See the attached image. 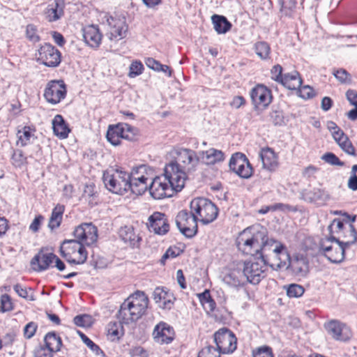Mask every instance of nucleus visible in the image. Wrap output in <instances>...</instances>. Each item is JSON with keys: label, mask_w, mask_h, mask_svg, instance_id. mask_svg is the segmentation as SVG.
Wrapping results in <instances>:
<instances>
[{"label": "nucleus", "mask_w": 357, "mask_h": 357, "mask_svg": "<svg viewBox=\"0 0 357 357\" xmlns=\"http://www.w3.org/2000/svg\"><path fill=\"white\" fill-rule=\"evenodd\" d=\"M197 217L190 211H181L176 217V225L180 231L186 237L192 238L197 232Z\"/></svg>", "instance_id": "nucleus-12"}, {"label": "nucleus", "mask_w": 357, "mask_h": 357, "mask_svg": "<svg viewBox=\"0 0 357 357\" xmlns=\"http://www.w3.org/2000/svg\"><path fill=\"white\" fill-rule=\"evenodd\" d=\"M54 258H56V255L54 253H45L40 251L32 258L31 266L33 271L41 272L50 268L54 262Z\"/></svg>", "instance_id": "nucleus-26"}, {"label": "nucleus", "mask_w": 357, "mask_h": 357, "mask_svg": "<svg viewBox=\"0 0 357 357\" xmlns=\"http://www.w3.org/2000/svg\"><path fill=\"white\" fill-rule=\"evenodd\" d=\"M83 37L86 44L92 47H97L100 44L102 35L97 26H88L83 29Z\"/></svg>", "instance_id": "nucleus-29"}, {"label": "nucleus", "mask_w": 357, "mask_h": 357, "mask_svg": "<svg viewBox=\"0 0 357 357\" xmlns=\"http://www.w3.org/2000/svg\"><path fill=\"white\" fill-rule=\"evenodd\" d=\"M282 16L293 17L296 8V0H278Z\"/></svg>", "instance_id": "nucleus-41"}, {"label": "nucleus", "mask_w": 357, "mask_h": 357, "mask_svg": "<svg viewBox=\"0 0 357 357\" xmlns=\"http://www.w3.org/2000/svg\"><path fill=\"white\" fill-rule=\"evenodd\" d=\"M17 135L18 138L17 144L21 146H24L29 144L31 139L34 136L31 128L29 126H24L22 130H19Z\"/></svg>", "instance_id": "nucleus-43"}, {"label": "nucleus", "mask_w": 357, "mask_h": 357, "mask_svg": "<svg viewBox=\"0 0 357 357\" xmlns=\"http://www.w3.org/2000/svg\"><path fill=\"white\" fill-rule=\"evenodd\" d=\"M121 332L119 331L116 323L109 324L108 327V335L112 340L119 339L121 335Z\"/></svg>", "instance_id": "nucleus-62"}, {"label": "nucleus", "mask_w": 357, "mask_h": 357, "mask_svg": "<svg viewBox=\"0 0 357 357\" xmlns=\"http://www.w3.org/2000/svg\"><path fill=\"white\" fill-rule=\"evenodd\" d=\"M259 157L264 169L272 172L278 167V157L272 149L269 147L261 149Z\"/></svg>", "instance_id": "nucleus-27"}, {"label": "nucleus", "mask_w": 357, "mask_h": 357, "mask_svg": "<svg viewBox=\"0 0 357 357\" xmlns=\"http://www.w3.org/2000/svg\"><path fill=\"white\" fill-rule=\"evenodd\" d=\"M11 162L15 167H22L26 164V157L20 149L13 150L11 156Z\"/></svg>", "instance_id": "nucleus-45"}, {"label": "nucleus", "mask_w": 357, "mask_h": 357, "mask_svg": "<svg viewBox=\"0 0 357 357\" xmlns=\"http://www.w3.org/2000/svg\"><path fill=\"white\" fill-rule=\"evenodd\" d=\"M153 298L156 303H162L160 306L162 308L170 309L174 303L175 298L173 294L162 287H156L153 292Z\"/></svg>", "instance_id": "nucleus-28"}, {"label": "nucleus", "mask_w": 357, "mask_h": 357, "mask_svg": "<svg viewBox=\"0 0 357 357\" xmlns=\"http://www.w3.org/2000/svg\"><path fill=\"white\" fill-rule=\"evenodd\" d=\"M321 160L331 165L343 166L342 162L333 153L328 152L321 156Z\"/></svg>", "instance_id": "nucleus-53"}, {"label": "nucleus", "mask_w": 357, "mask_h": 357, "mask_svg": "<svg viewBox=\"0 0 357 357\" xmlns=\"http://www.w3.org/2000/svg\"><path fill=\"white\" fill-rule=\"evenodd\" d=\"M52 128L54 135L60 139L67 138L70 131L63 117L60 114H56L53 119Z\"/></svg>", "instance_id": "nucleus-32"}, {"label": "nucleus", "mask_w": 357, "mask_h": 357, "mask_svg": "<svg viewBox=\"0 0 357 357\" xmlns=\"http://www.w3.org/2000/svg\"><path fill=\"white\" fill-rule=\"evenodd\" d=\"M288 259L289 252L286 246L273 238H268L266 232L263 243H260L258 255L255 259H260L272 268L278 269L284 267Z\"/></svg>", "instance_id": "nucleus-2"}, {"label": "nucleus", "mask_w": 357, "mask_h": 357, "mask_svg": "<svg viewBox=\"0 0 357 357\" xmlns=\"http://www.w3.org/2000/svg\"><path fill=\"white\" fill-rule=\"evenodd\" d=\"M301 195L304 200L309 202L326 201L329 198L328 195L324 190L319 188L303 190Z\"/></svg>", "instance_id": "nucleus-34"}, {"label": "nucleus", "mask_w": 357, "mask_h": 357, "mask_svg": "<svg viewBox=\"0 0 357 357\" xmlns=\"http://www.w3.org/2000/svg\"><path fill=\"white\" fill-rule=\"evenodd\" d=\"M64 209L63 205L57 204L52 210L48 223V227L51 230H54L60 226Z\"/></svg>", "instance_id": "nucleus-39"}, {"label": "nucleus", "mask_w": 357, "mask_h": 357, "mask_svg": "<svg viewBox=\"0 0 357 357\" xmlns=\"http://www.w3.org/2000/svg\"><path fill=\"white\" fill-rule=\"evenodd\" d=\"M66 93V86L63 81L52 80L46 86L44 97L48 102L56 105L65 98Z\"/></svg>", "instance_id": "nucleus-15"}, {"label": "nucleus", "mask_w": 357, "mask_h": 357, "mask_svg": "<svg viewBox=\"0 0 357 357\" xmlns=\"http://www.w3.org/2000/svg\"><path fill=\"white\" fill-rule=\"evenodd\" d=\"M60 252L70 264H83L88 257L84 246L76 239L65 240L60 247Z\"/></svg>", "instance_id": "nucleus-7"}, {"label": "nucleus", "mask_w": 357, "mask_h": 357, "mask_svg": "<svg viewBox=\"0 0 357 357\" xmlns=\"http://www.w3.org/2000/svg\"><path fill=\"white\" fill-rule=\"evenodd\" d=\"M74 324L79 327H89L91 325V317L88 314H81L75 317Z\"/></svg>", "instance_id": "nucleus-52"}, {"label": "nucleus", "mask_w": 357, "mask_h": 357, "mask_svg": "<svg viewBox=\"0 0 357 357\" xmlns=\"http://www.w3.org/2000/svg\"><path fill=\"white\" fill-rule=\"evenodd\" d=\"M299 96L303 99L311 98L314 96V89L308 85L300 87Z\"/></svg>", "instance_id": "nucleus-59"}, {"label": "nucleus", "mask_w": 357, "mask_h": 357, "mask_svg": "<svg viewBox=\"0 0 357 357\" xmlns=\"http://www.w3.org/2000/svg\"><path fill=\"white\" fill-rule=\"evenodd\" d=\"M64 1L55 0L46 8V18L49 22L58 20L63 15Z\"/></svg>", "instance_id": "nucleus-31"}, {"label": "nucleus", "mask_w": 357, "mask_h": 357, "mask_svg": "<svg viewBox=\"0 0 357 357\" xmlns=\"http://www.w3.org/2000/svg\"><path fill=\"white\" fill-rule=\"evenodd\" d=\"M229 167L231 172L242 178H249L253 174L252 167L245 154L236 153L229 160Z\"/></svg>", "instance_id": "nucleus-13"}, {"label": "nucleus", "mask_w": 357, "mask_h": 357, "mask_svg": "<svg viewBox=\"0 0 357 357\" xmlns=\"http://www.w3.org/2000/svg\"><path fill=\"white\" fill-rule=\"evenodd\" d=\"M198 297L199 301L207 312H211L214 311L216 304L215 301L212 298L209 290H204V292L198 294Z\"/></svg>", "instance_id": "nucleus-42"}, {"label": "nucleus", "mask_w": 357, "mask_h": 357, "mask_svg": "<svg viewBox=\"0 0 357 357\" xmlns=\"http://www.w3.org/2000/svg\"><path fill=\"white\" fill-rule=\"evenodd\" d=\"M346 242L321 238L319 243V252L331 262L341 263L345 257V248L349 246Z\"/></svg>", "instance_id": "nucleus-8"}, {"label": "nucleus", "mask_w": 357, "mask_h": 357, "mask_svg": "<svg viewBox=\"0 0 357 357\" xmlns=\"http://www.w3.org/2000/svg\"><path fill=\"white\" fill-rule=\"evenodd\" d=\"M186 171L173 160L166 165L162 175L165 180L174 187L176 192H180L184 188L186 180Z\"/></svg>", "instance_id": "nucleus-9"}, {"label": "nucleus", "mask_w": 357, "mask_h": 357, "mask_svg": "<svg viewBox=\"0 0 357 357\" xmlns=\"http://www.w3.org/2000/svg\"><path fill=\"white\" fill-rule=\"evenodd\" d=\"M271 75L272 79L280 83L284 75H282V67L279 64L274 66L271 69Z\"/></svg>", "instance_id": "nucleus-58"}, {"label": "nucleus", "mask_w": 357, "mask_h": 357, "mask_svg": "<svg viewBox=\"0 0 357 357\" xmlns=\"http://www.w3.org/2000/svg\"><path fill=\"white\" fill-rule=\"evenodd\" d=\"M149 230L153 231L156 234L165 235L169 229V225L168 223L167 218L162 213H153L149 218Z\"/></svg>", "instance_id": "nucleus-25"}, {"label": "nucleus", "mask_w": 357, "mask_h": 357, "mask_svg": "<svg viewBox=\"0 0 357 357\" xmlns=\"http://www.w3.org/2000/svg\"><path fill=\"white\" fill-rule=\"evenodd\" d=\"M219 351L212 346H208L203 348L198 354L197 357H220Z\"/></svg>", "instance_id": "nucleus-55"}, {"label": "nucleus", "mask_w": 357, "mask_h": 357, "mask_svg": "<svg viewBox=\"0 0 357 357\" xmlns=\"http://www.w3.org/2000/svg\"><path fill=\"white\" fill-rule=\"evenodd\" d=\"M143 69V64L140 61H133L130 66L128 76L135 77L142 73Z\"/></svg>", "instance_id": "nucleus-54"}, {"label": "nucleus", "mask_w": 357, "mask_h": 357, "mask_svg": "<svg viewBox=\"0 0 357 357\" xmlns=\"http://www.w3.org/2000/svg\"><path fill=\"white\" fill-rule=\"evenodd\" d=\"M109 27V38L110 40L121 39L126 36L128 26L124 17H109L107 19Z\"/></svg>", "instance_id": "nucleus-23"}, {"label": "nucleus", "mask_w": 357, "mask_h": 357, "mask_svg": "<svg viewBox=\"0 0 357 357\" xmlns=\"http://www.w3.org/2000/svg\"><path fill=\"white\" fill-rule=\"evenodd\" d=\"M252 103L256 107H267L272 101L271 91L264 84H257L250 91Z\"/></svg>", "instance_id": "nucleus-19"}, {"label": "nucleus", "mask_w": 357, "mask_h": 357, "mask_svg": "<svg viewBox=\"0 0 357 357\" xmlns=\"http://www.w3.org/2000/svg\"><path fill=\"white\" fill-rule=\"evenodd\" d=\"M252 357H274V355L271 347L261 346L252 350Z\"/></svg>", "instance_id": "nucleus-51"}, {"label": "nucleus", "mask_w": 357, "mask_h": 357, "mask_svg": "<svg viewBox=\"0 0 357 357\" xmlns=\"http://www.w3.org/2000/svg\"><path fill=\"white\" fill-rule=\"evenodd\" d=\"M119 234L122 241L130 246L135 247L138 245L140 238L135 234L132 227H123L120 229Z\"/></svg>", "instance_id": "nucleus-35"}, {"label": "nucleus", "mask_w": 357, "mask_h": 357, "mask_svg": "<svg viewBox=\"0 0 357 357\" xmlns=\"http://www.w3.org/2000/svg\"><path fill=\"white\" fill-rule=\"evenodd\" d=\"M26 37L29 41L34 43L40 41V38L38 33L37 26L33 24H28L26 28Z\"/></svg>", "instance_id": "nucleus-50"}, {"label": "nucleus", "mask_w": 357, "mask_h": 357, "mask_svg": "<svg viewBox=\"0 0 357 357\" xmlns=\"http://www.w3.org/2000/svg\"><path fill=\"white\" fill-rule=\"evenodd\" d=\"M333 75L342 84L351 83V76L345 69L340 68L334 70Z\"/></svg>", "instance_id": "nucleus-49"}, {"label": "nucleus", "mask_w": 357, "mask_h": 357, "mask_svg": "<svg viewBox=\"0 0 357 357\" xmlns=\"http://www.w3.org/2000/svg\"><path fill=\"white\" fill-rule=\"evenodd\" d=\"M272 122L275 126H282L284 123V116L282 112L275 111L271 114Z\"/></svg>", "instance_id": "nucleus-61"}, {"label": "nucleus", "mask_w": 357, "mask_h": 357, "mask_svg": "<svg viewBox=\"0 0 357 357\" xmlns=\"http://www.w3.org/2000/svg\"><path fill=\"white\" fill-rule=\"evenodd\" d=\"M44 347L54 353L59 351L62 346L61 338L55 332L47 333L44 337Z\"/></svg>", "instance_id": "nucleus-36"}, {"label": "nucleus", "mask_w": 357, "mask_h": 357, "mask_svg": "<svg viewBox=\"0 0 357 357\" xmlns=\"http://www.w3.org/2000/svg\"><path fill=\"white\" fill-rule=\"evenodd\" d=\"M153 169L147 166V170L144 173V176L150 178L146 180V184L152 197L155 199H161L173 196L174 192H176L174 187L165 180L163 176L153 178Z\"/></svg>", "instance_id": "nucleus-5"}, {"label": "nucleus", "mask_w": 357, "mask_h": 357, "mask_svg": "<svg viewBox=\"0 0 357 357\" xmlns=\"http://www.w3.org/2000/svg\"><path fill=\"white\" fill-rule=\"evenodd\" d=\"M217 350L225 354L233 353L237 347V339L229 329L222 328L214 334Z\"/></svg>", "instance_id": "nucleus-10"}, {"label": "nucleus", "mask_w": 357, "mask_h": 357, "mask_svg": "<svg viewBox=\"0 0 357 357\" xmlns=\"http://www.w3.org/2000/svg\"><path fill=\"white\" fill-rule=\"evenodd\" d=\"M200 160L206 165H214L225 160L224 153L215 149H209L206 151H199Z\"/></svg>", "instance_id": "nucleus-30"}, {"label": "nucleus", "mask_w": 357, "mask_h": 357, "mask_svg": "<svg viewBox=\"0 0 357 357\" xmlns=\"http://www.w3.org/2000/svg\"><path fill=\"white\" fill-rule=\"evenodd\" d=\"M174 336L173 327L163 321L158 324L153 331L155 342L161 344L171 343L174 339Z\"/></svg>", "instance_id": "nucleus-21"}, {"label": "nucleus", "mask_w": 357, "mask_h": 357, "mask_svg": "<svg viewBox=\"0 0 357 357\" xmlns=\"http://www.w3.org/2000/svg\"><path fill=\"white\" fill-rule=\"evenodd\" d=\"M289 270L293 275L297 277H305L309 272V264L307 259L303 255H296L291 259L289 255V259L284 267Z\"/></svg>", "instance_id": "nucleus-18"}, {"label": "nucleus", "mask_w": 357, "mask_h": 357, "mask_svg": "<svg viewBox=\"0 0 357 357\" xmlns=\"http://www.w3.org/2000/svg\"><path fill=\"white\" fill-rule=\"evenodd\" d=\"M242 271L246 278V282L257 284L266 276V271L268 264L264 262L255 261H248L240 263Z\"/></svg>", "instance_id": "nucleus-11"}, {"label": "nucleus", "mask_w": 357, "mask_h": 357, "mask_svg": "<svg viewBox=\"0 0 357 357\" xmlns=\"http://www.w3.org/2000/svg\"><path fill=\"white\" fill-rule=\"evenodd\" d=\"M266 233V228L260 225L248 227L240 233L236 239V245L243 253L256 257Z\"/></svg>", "instance_id": "nucleus-4"}, {"label": "nucleus", "mask_w": 357, "mask_h": 357, "mask_svg": "<svg viewBox=\"0 0 357 357\" xmlns=\"http://www.w3.org/2000/svg\"><path fill=\"white\" fill-rule=\"evenodd\" d=\"M191 212L198 220L204 225L212 222L216 219L218 210L216 206L209 199L202 197L193 199L190 204Z\"/></svg>", "instance_id": "nucleus-6"}, {"label": "nucleus", "mask_w": 357, "mask_h": 357, "mask_svg": "<svg viewBox=\"0 0 357 357\" xmlns=\"http://www.w3.org/2000/svg\"><path fill=\"white\" fill-rule=\"evenodd\" d=\"M325 328L328 333L335 340L345 342L351 337L349 328L337 320H332L326 324Z\"/></svg>", "instance_id": "nucleus-20"}, {"label": "nucleus", "mask_w": 357, "mask_h": 357, "mask_svg": "<svg viewBox=\"0 0 357 357\" xmlns=\"http://www.w3.org/2000/svg\"><path fill=\"white\" fill-rule=\"evenodd\" d=\"M131 357H148L147 351L141 347H136L130 351Z\"/></svg>", "instance_id": "nucleus-63"}, {"label": "nucleus", "mask_w": 357, "mask_h": 357, "mask_svg": "<svg viewBox=\"0 0 357 357\" xmlns=\"http://www.w3.org/2000/svg\"><path fill=\"white\" fill-rule=\"evenodd\" d=\"M222 280L230 287L238 289L245 286L247 283L246 278L243 273L240 263L237 264L236 268H230L224 275Z\"/></svg>", "instance_id": "nucleus-22"}, {"label": "nucleus", "mask_w": 357, "mask_h": 357, "mask_svg": "<svg viewBox=\"0 0 357 357\" xmlns=\"http://www.w3.org/2000/svg\"><path fill=\"white\" fill-rule=\"evenodd\" d=\"M1 310L2 312L10 311L13 310V303L10 296L6 294L1 297Z\"/></svg>", "instance_id": "nucleus-56"}, {"label": "nucleus", "mask_w": 357, "mask_h": 357, "mask_svg": "<svg viewBox=\"0 0 357 357\" xmlns=\"http://www.w3.org/2000/svg\"><path fill=\"white\" fill-rule=\"evenodd\" d=\"M54 352L47 348L40 346L34 351V357H53Z\"/></svg>", "instance_id": "nucleus-60"}, {"label": "nucleus", "mask_w": 357, "mask_h": 357, "mask_svg": "<svg viewBox=\"0 0 357 357\" xmlns=\"http://www.w3.org/2000/svg\"><path fill=\"white\" fill-rule=\"evenodd\" d=\"M328 234H325L323 238L340 241L341 238L350 239L347 227L340 218H335L327 228Z\"/></svg>", "instance_id": "nucleus-24"}, {"label": "nucleus", "mask_w": 357, "mask_h": 357, "mask_svg": "<svg viewBox=\"0 0 357 357\" xmlns=\"http://www.w3.org/2000/svg\"><path fill=\"white\" fill-rule=\"evenodd\" d=\"M287 291V295L289 298H299L305 292L304 287L298 284H291L287 287H284Z\"/></svg>", "instance_id": "nucleus-46"}, {"label": "nucleus", "mask_w": 357, "mask_h": 357, "mask_svg": "<svg viewBox=\"0 0 357 357\" xmlns=\"http://www.w3.org/2000/svg\"><path fill=\"white\" fill-rule=\"evenodd\" d=\"M346 97L349 103L354 106L357 105V91L353 89H349L346 92Z\"/></svg>", "instance_id": "nucleus-64"}, {"label": "nucleus", "mask_w": 357, "mask_h": 357, "mask_svg": "<svg viewBox=\"0 0 357 357\" xmlns=\"http://www.w3.org/2000/svg\"><path fill=\"white\" fill-rule=\"evenodd\" d=\"M356 215H351L347 213H342V218L341 219L342 221L344 222V225H347V232L349 234L350 239L347 240L346 244L347 245H351L354 243L356 239V231L353 225V222H354L356 220Z\"/></svg>", "instance_id": "nucleus-37"}, {"label": "nucleus", "mask_w": 357, "mask_h": 357, "mask_svg": "<svg viewBox=\"0 0 357 357\" xmlns=\"http://www.w3.org/2000/svg\"><path fill=\"white\" fill-rule=\"evenodd\" d=\"M78 334L79 335L83 342L93 351L96 354V355L98 356L100 354H103V351L99 347L98 345L95 344L91 339H89L85 334L83 333L78 331Z\"/></svg>", "instance_id": "nucleus-48"}, {"label": "nucleus", "mask_w": 357, "mask_h": 357, "mask_svg": "<svg viewBox=\"0 0 357 357\" xmlns=\"http://www.w3.org/2000/svg\"><path fill=\"white\" fill-rule=\"evenodd\" d=\"M199 155L189 149H178L175 150L174 162L186 172L194 171L199 164Z\"/></svg>", "instance_id": "nucleus-14"}, {"label": "nucleus", "mask_w": 357, "mask_h": 357, "mask_svg": "<svg viewBox=\"0 0 357 357\" xmlns=\"http://www.w3.org/2000/svg\"><path fill=\"white\" fill-rule=\"evenodd\" d=\"M74 236L84 246H90L98 239V229L92 223H83L76 227Z\"/></svg>", "instance_id": "nucleus-17"}, {"label": "nucleus", "mask_w": 357, "mask_h": 357, "mask_svg": "<svg viewBox=\"0 0 357 357\" xmlns=\"http://www.w3.org/2000/svg\"><path fill=\"white\" fill-rule=\"evenodd\" d=\"M255 50L257 55L261 59H266L270 54V47L266 42H258L255 45Z\"/></svg>", "instance_id": "nucleus-47"}, {"label": "nucleus", "mask_w": 357, "mask_h": 357, "mask_svg": "<svg viewBox=\"0 0 357 357\" xmlns=\"http://www.w3.org/2000/svg\"><path fill=\"white\" fill-rule=\"evenodd\" d=\"M123 130L121 123H118L115 126H109L106 135L108 142L114 146L120 144L121 139H123Z\"/></svg>", "instance_id": "nucleus-38"}, {"label": "nucleus", "mask_w": 357, "mask_h": 357, "mask_svg": "<svg viewBox=\"0 0 357 357\" xmlns=\"http://www.w3.org/2000/svg\"><path fill=\"white\" fill-rule=\"evenodd\" d=\"M121 128H123V139L128 141H135L137 139L138 136L137 128L128 124L121 123Z\"/></svg>", "instance_id": "nucleus-44"}, {"label": "nucleus", "mask_w": 357, "mask_h": 357, "mask_svg": "<svg viewBox=\"0 0 357 357\" xmlns=\"http://www.w3.org/2000/svg\"><path fill=\"white\" fill-rule=\"evenodd\" d=\"M280 83L289 90H296L301 86L302 79L299 73L294 70L291 73H284Z\"/></svg>", "instance_id": "nucleus-33"}, {"label": "nucleus", "mask_w": 357, "mask_h": 357, "mask_svg": "<svg viewBox=\"0 0 357 357\" xmlns=\"http://www.w3.org/2000/svg\"><path fill=\"white\" fill-rule=\"evenodd\" d=\"M211 20L214 29L218 33H225L231 27V24L225 16L213 15Z\"/></svg>", "instance_id": "nucleus-40"}, {"label": "nucleus", "mask_w": 357, "mask_h": 357, "mask_svg": "<svg viewBox=\"0 0 357 357\" xmlns=\"http://www.w3.org/2000/svg\"><path fill=\"white\" fill-rule=\"evenodd\" d=\"M39 61L47 67H56L61 63V52L50 43H45L38 50Z\"/></svg>", "instance_id": "nucleus-16"}, {"label": "nucleus", "mask_w": 357, "mask_h": 357, "mask_svg": "<svg viewBox=\"0 0 357 357\" xmlns=\"http://www.w3.org/2000/svg\"><path fill=\"white\" fill-rule=\"evenodd\" d=\"M148 304L149 298L144 292L137 291L121 305L118 319L124 324L137 321L145 314Z\"/></svg>", "instance_id": "nucleus-3"}, {"label": "nucleus", "mask_w": 357, "mask_h": 357, "mask_svg": "<svg viewBox=\"0 0 357 357\" xmlns=\"http://www.w3.org/2000/svg\"><path fill=\"white\" fill-rule=\"evenodd\" d=\"M38 326L33 322L31 321L28 323L24 328V335L26 339L31 338L36 333Z\"/></svg>", "instance_id": "nucleus-57"}, {"label": "nucleus", "mask_w": 357, "mask_h": 357, "mask_svg": "<svg viewBox=\"0 0 357 357\" xmlns=\"http://www.w3.org/2000/svg\"><path fill=\"white\" fill-rule=\"evenodd\" d=\"M146 170L145 165L133 168L130 174L118 169L107 170L102 180L106 188L113 193L123 195L130 191L135 195H142L148 187L146 180L149 178L144 174Z\"/></svg>", "instance_id": "nucleus-1"}]
</instances>
